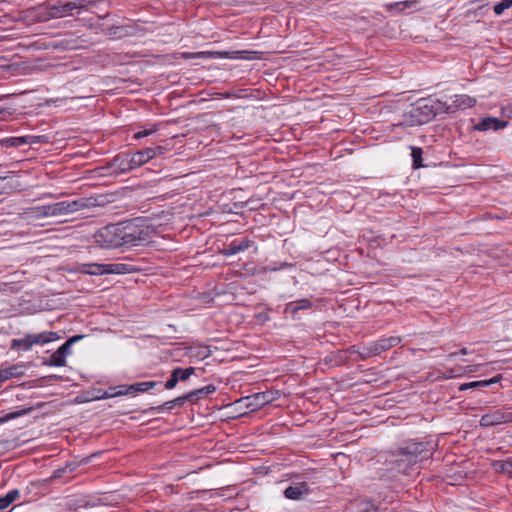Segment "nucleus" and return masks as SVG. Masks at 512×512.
I'll return each mask as SVG.
<instances>
[{
    "instance_id": "obj_1",
    "label": "nucleus",
    "mask_w": 512,
    "mask_h": 512,
    "mask_svg": "<svg viewBox=\"0 0 512 512\" xmlns=\"http://www.w3.org/2000/svg\"><path fill=\"white\" fill-rule=\"evenodd\" d=\"M153 231L138 219L110 224L95 234V242L104 249L143 246L151 241Z\"/></svg>"
},
{
    "instance_id": "obj_2",
    "label": "nucleus",
    "mask_w": 512,
    "mask_h": 512,
    "mask_svg": "<svg viewBox=\"0 0 512 512\" xmlns=\"http://www.w3.org/2000/svg\"><path fill=\"white\" fill-rule=\"evenodd\" d=\"M444 102L434 98H422L411 105L403 114L402 125L416 126L428 123L440 113H444Z\"/></svg>"
},
{
    "instance_id": "obj_3",
    "label": "nucleus",
    "mask_w": 512,
    "mask_h": 512,
    "mask_svg": "<svg viewBox=\"0 0 512 512\" xmlns=\"http://www.w3.org/2000/svg\"><path fill=\"white\" fill-rule=\"evenodd\" d=\"M432 451L433 447L429 442H406L404 446L399 447L394 453V455L398 457V470L408 474L406 468H401L403 464H407L410 467L414 466L423 460L429 459L432 455Z\"/></svg>"
},
{
    "instance_id": "obj_4",
    "label": "nucleus",
    "mask_w": 512,
    "mask_h": 512,
    "mask_svg": "<svg viewBox=\"0 0 512 512\" xmlns=\"http://www.w3.org/2000/svg\"><path fill=\"white\" fill-rule=\"evenodd\" d=\"M132 267L123 263H78L74 271L88 275H104V274H127L132 272Z\"/></svg>"
},
{
    "instance_id": "obj_5",
    "label": "nucleus",
    "mask_w": 512,
    "mask_h": 512,
    "mask_svg": "<svg viewBox=\"0 0 512 512\" xmlns=\"http://www.w3.org/2000/svg\"><path fill=\"white\" fill-rule=\"evenodd\" d=\"M88 207L86 199L61 201L39 208L40 216H63Z\"/></svg>"
},
{
    "instance_id": "obj_6",
    "label": "nucleus",
    "mask_w": 512,
    "mask_h": 512,
    "mask_svg": "<svg viewBox=\"0 0 512 512\" xmlns=\"http://www.w3.org/2000/svg\"><path fill=\"white\" fill-rule=\"evenodd\" d=\"M84 335H74L62 344L47 360L45 365L62 367L66 365V357L71 354V347L74 343L83 339Z\"/></svg>"
},
{
    "instance_id": "obj_7",
    "label": "nucleus",
    "mask_w": 512,
    "mask_h": 512,
    "mask_svg": "<svg viewBox=\"0 0 512 512\" xmlns=\"http://www.w3.org/2000/svg\"><path fill=\"white\" fill-rule=\"evenodd\" d=\"M273 400L270 392H260L253 395L242 397L236 401L239 408H245L249 411H256Z\"/></svg>"
},
{
    "instance_id": "obj_8",
    "label": "nucleus",
    "mask_w": 512,
    "mask_h": 512,
    "mask_svg": "<svg viewBox=\"0 0 512 512\" xmlns=\"http://www.w3.org/2000/svg\"><path fill=\"white\" fill-rule=\"evenodd\" d=\"M84 0H77L74 2H67L64 4L51 6L47 12L46 16H44V20H49L53 18H62L72 14L74 10H81L85 8Z\"/></svg>"
},
{
    "instance_id": "obj_9",
    "label": "nucleus",
    "mask_w": 512,
    "mask_h": 512,
    "mask_svg": "<svg viewBox=\"0 0 512 512\" xmlns=\"http://www.w3.org/2000/svg\"><path fill=\"white\" fill-rule=\"evenodd\" d=\"M108 167L114 175L127 173L135 169L132 155L129 153L117 154L109 163Z\"/></svg>"
},
{
    "instance_id": "obj_10",
    "label": "nucleus",
    "mask_w": 512,
    "mask_h": 512,
    "mask_svg": "<svg viewBox=\"0 0 512 512\" xmlns=\"http://www.w3.org/2000/svg\"><path fill=\"white\" fill-rule=\"evenodd\" d=\"M248 53L247 51H233V52H226V51H200L195 53H182V57L185 59L189 58H202V59H208V58H231V59H237V58H243L247 59V57L243 56V54Z\"/></svg>"
},
{
    "instance_id": "obj_11",
    "label": "nucleus",
    "mask_w": 512,
    "mask_h": 512,
    "mask_svg": "<svg viewBox=\"0 0 512 512\" xmlns=\"http://www.w3.org/2000/svg\"><path fill=\"white\" fill-rule=\"evenodd\" d=\"M510 422H512V412L494 410L482 415L479 423L482 427H490Z\"/></svg>"
},
{
    "instance_id": "obj_12",
    "label": "nucleus",
    "mask_w": 512,
    "mask_h": 512,
    "mask_svg": "<svg viewBox=\"0 0 512 512\" xmlns=\"http://www.w3.org/2000/svg\"><path fill=\"white\" fill-rule=\"evenodd\" d=\"M476 104V99L468 95H455L451 102H444V113H454L459 109L471 108Z\"/></svg>"
},
{
    "instance_id": "obj_13",
    "label": "nucleus",
    "mask_w": 512,
    "mask_h": 512,
    "mask_svg": "<svg viewBox=\"0 0 512 512\" xmlns=\"http://www.w3.org/2000/svg\"><path fill=\"white\" fill-rule=\"evenodd\" d=\"M508 122L505 120H500L496 117H484L480 119V121L473 126L474 130L477 131H489V130H500L507 127Z\"/></svg>"
},
{
    "instance_id": "obj_14",
    "label": "nucleus",
    "mask_w": 512,
    "mask_h": 512,
    "mask_svg": "<svg viewBox=\"0 0 512 512\" xmlns=\"http://www.w3.org/2000/svg\"><path fill=\"white\" fill-rule=\"evenodd\" d=\"M401 342V338L398 336H391L387 338H381L377 341L371 342L372 348H374L373 352L376 355H380L381 353L399 345Z\"/></svg>"
},
{
    "instance_id": "obj_15",
    "label": "nucleus",
    "mask_w": 512,
    "mask_h": 512,
    "mask_svg": "<svg viewBox=\"0 0 512 512\" xmlns=\"http://www.w3.org/2000/svg\"><path fill=\"white\" fill-rule=\"evenodd\" d=\"M252 245V241L249 239L233 240L227 247L221 250L224 256L235 255L239 252L245 251Z\"/></svg>"
},
{
    "instance_id": "obj_16",
    "label": "nucleus",
    "mask_w": 512,
    "mask_h": 512,
    "mask_svg": "<svg viewBox=\"0 0 512 512\" xmlns=\"http://www.w3.org/2000/svg\"><path fill=\"white\" fill-rule=\"evenodd\" d=\"M59 339V336L56 332H42L39 334H27L28 344L37 345V344H46L49 342H53Z\"/></svg>"
},
{
    "instance_id": "obj_17",
    "label": "nucleus",
    "mask_w": 512,
    "mask_h": 512,
    "mask_svg": "<svg viewBox=\"0 0 512 512\" xmlns=\"http://www.w3.org/2000/svg\"><path fill=\"white\" fill-rule=\"evenodd\" d=\"M308 492H309V488H308L307 483L301 482V483H297L295 485H291V486L287 487L284 491V495L288 499L298 500L304 494H307Z\"/></svg>"
},
{
    "instance_id": "obj_18",
    "label": "nucleus",
    "mask_w": 512,
    "mask_h": 512,
    "mask_svg": "<svg viewBox=\"0 0 512 512\" xmlns=\"http://www.w3.org/2000/svg\"><path fill=\"white\" fill-rule=\"evenodd\" d=\"M155 150L156 149L145 148L132 154L135 168H138L147 163L148 161H150L151 159L155 158Z\"/></svg>"
},
{
    "instance_id": "obj_19",
    "label": "nucleus",
    "mask_w": 512,
    "mask_h": 512,
    "mask_svg": "<svg viewBox=\"0 0 512 512\" xmlns=\"http://www.w3.org/2000/svg\"><path fill=\"white\" fill-rule=\"evenodd\" d=\"M312 307V302L307 299H299L296 301L289 302L286 304L285 312L291 314L293 317L296 316V314L302 310V309H310Z\"/></svg>"
},
{
    "instance_id": "obj_20",
    "label": "nucleus",
    "mask_w": 512,
    "mask_h": 512,
    "mask_svg": "<svg viewBox=\"0 0 512 512\" xmlns=\"http://www.w3.org/2000/svg\"><path fill=\"white\" fill-rule=\"evenodd\" d=\"M24 375L23 367L20 365H13L7 368L0 369V382L12 378H20Z\"/></svg>"
},
{
    "instance_id": "obj_21",
    "label": "nucleus",
    "mask_w": 512,
    "mask_h": 512,
    "mask_svg": "<svg viewBox=\"0 0 512 512\" xmlns=\"http://www.w3.org/2000/svg\"><path fill=\"white\" fill-rule=\"evenodd\" d=\"M501 375H496L495 377L489 379V380H481V381H473L469 383L461 384L459 387L460 391H464L471 388H479V387H487L490 384L497 383L501 380Z\"/></svg>"
},
{
    "instance_id": "obj_22",
    "label": "nucleus",
    "mask_w": 512,
    "mask_h": 512,
    "mask_svg": "<svg viewBox=\"0 0 512 512\" xmlns=\"http://www.w3.org/2000/svg\"><path fill=\"white\" fill-rule=\"evenodd\" d=\"M20 498V491L18 489H12L8 491L4 496L0 497V511L9 507L14 501Z\"/></svg>"
},
{
    "instance_id": "obj_23",
    "label": "nucleus",
    "mask_w": 512,
    "mask_h": 512,
    "mask_svg": "<svg viewBox=\"0 0 512 512\" xmlns=\"http://www.w3.org/2000/svg\"><path fill=\"white\" fill-rule=\"evenodd\" d=\"M374 348H372V344H368L363 346L362 348H357L356 346L350 347L349 351L352 353H357L360 360H366L370 357L376 356V353L373 352Z\"/></svg>"
},
{
    "instance_id": "obj_24",
    "label": "nucleus",
    "mask_w": 512,
    "mask_h": 512,
    "mask_svg": "<svg viewBox=\"0 0 512 512\" xmlns=\"http://www.w3.org/2000/svg\"><path fill=\"white\" fill-rule=\"evenodd\" d=\"M158 383L155 381H146V382H139L132 384L128 386V390L131 391V393L134 392H146L152 388H154Z\"/></svg>"
},
{
    "instance_id": "obj_25",
    "label": "nucleus",
    "mask_w": 512,
    "mask_h": 512,
    "mask_svg": "<svg viewBox=\"0 0 512 512\" xmlns=\"http://www.w3.org/2000/svg\"><path fill=\"white\" fill-rule=\"evenodd\" d=\"M32 410H33V407H29V408H24V409H20V410L14 411V412L7 413L0 417V424L8 422V421L18 418V417L27 415Z\"/></svg>"
},
{
    "instance_id": "obj_26",
    "label": "nucleus",
    "mask_w": 512,
    "mask_h": 512,
    "mask_svg": "<svg viewBox=\"0 0 512 512\" xmlns=\"http://www.w3.org/2000/svg\"><path fill=\"white\" fill-rule=\"evenodd\" d=\"M422 154L423 151L419 147H412V160H413V168L417 169L423 166L422 164Z\"/></svg>"
},
{
    "instance_id": "obj_27",
    "label": "nucleus",
    "mask_w": 512,
    "mask_h": 512,
    "mask_svg": "<svg viewBox=\"0 0 512 512\" xmlns=\"http://www.w3.org/2000/svg\"><path fill=\"white\" fill-rule=\"evenodd\" d=\"M174 371H177V378L179 381H186L191 375L194 374L195 368L194 367H188L186 369H182L180 367H177L173 369Z\"/></svg>"
},
{
    "instance_id": "obj_28",
    "label": "nucleus",
    "mask_w": 512,
    "mask_h": 512,
    "mask_svg": "<svg viewBox=\"0 0 512 512\" xmlns=\"http://www.w3.org/2000/svg\"><path fill=\"white\" fill-rule=\"evenodd\" d=\"M32 347L31 344H28L27 335L20 339L12 340V348L13 349H21L24 351L29 350Z\"/></svg>"
},
{
    "instance_id": "obj_29",
    "label": "nucleus",
    "mask_w": 512,
    "mask_h": 512,
    "mask_svg": "<svg viewBox=\"0 0 512 512\" xmlns=\"http://www.w3.org/2000/svg\"><path fill=\"white\" fill-rule=\"evenodd\" d=\"M511 7L512 0H502L500 3L494 6L493 10L496 15H501L506 9H509Z\"/></svg>"
},
{
    "instance_id": "obj_30",
    "label": "nucleus",
    "mask_w": 512,
    "mask_h": 512,
    "mask_svg": "<svg viewBox=\"0 0 512 512\" xmlns=\"http://www.w3.org/2000/svg\"><path fill=\"white\" fill-rule=\"evenodd\" d=\"M30 138L31 137H12L10 139H7V143L9 144V146L20 147L24 144L29 143L28 139Z\"/></svg>"
},
{
    "instance_id": "obj_31",
    "label": "nucleus",
    "mask_w": 512,
    "mask_h": 512,
    "mask_svg": "<svg viewBox=\"0 0 512 512\" xmlns=\"http://www.w3.org/2000/svg\"><path fill=\"white\" fill-rule=\"evenodd\" d=\"M156 131H158V125L154 124L149 129H144V130H141V131H138L137 133H135L134 134V138L135 139H141L143 137H147V136L155 133Z\"/></svg>"
},
{
    "instance_id": "obj_32",
    "label": "nucleus",
    "mask_w": 512,
    "mask_h": 512,
    "mask_svg": "<svg viewBox=\"0 0 512 512\" xmlns=\"http://www.w3.org/2000/svg\"><path fill=\"white\" fill-rule=\"evenodd\" d=\"M215 390H216V388L214 385H207L200 389H196V390L192 391L191 393H195V398H199L202 395H208L210 393H213Z\"/></svg>"
},
{
    "instance_id": "obj_33",
    "label": "nucleus",
    "mask_w": 512,
    "mask_h": 512,
    "mask_svg": "<svg viewBox=\"0 0 512 512\" xmlns=\"http://www.w3.org/2000/svg\"><path fill=\"white\" fill-rule=\"evenodd\" d=\"M119 390L114 392V394H103L102 396L98 397L99 399H108L116 396L126 395L128 393H131L130 390H128V387L126 386H119Z\"/></svg>"
},
{
    "instance_id": "obj_34",
    "label": "nucleus",
    "mask_w": 512,
    "mask_h": 512,
    "mask_svg": "<svg viewBox=\"0 0 512 512\" xmlns=\"http://www.w3.org/2000/svg\"><path fill=\"white\" fill-rule=\"evenodd\" d=\"M195 398V393H187L185 395L179 396L173 400L175 406L183 405L186 401H191Z\"/></svg>"
},
{
    "instance_id": "obj_35",
    "label": "nucleus",
    "mask_w": 512,
    "mask_h": 512,
    "mask_svg": "<svg viewBox=\"0 0 512 512\" xmlns=\"http://www.w3.org/2000/svg\"><path fill=\"white\" fill-rule=\"evenodd\" d=\"M177 371H172L171 373V376L170 378L166 381L165 383V388L166 389H173L174 387H176L177 383H178V378H177Z\"/></svg>"
},
{
    "instance_id": "obj_36",
    "label": "nucleus",
    "mask_w": 512,
    "mask_h": 512,
    "mask_svg": "<svg viewBox=\"0 0 512 512\" xmlns=\"http://www.w3.org/2000/svg\"><path fill=\"white\" fill-rule=\"evenodd\" d=\"M175 407L173 400L165 402L163 405L149 408V411L161 412L163 409L171 410Z\"/></svg>"
},
{
    "instance_id": "obj_37",
    "label": "nucleus",
    "mask_w": 512,
    "mask_h": 512,
    "mask_svg": "<svg viewBox=\"0 0 512 512\" xmlns=\"http://www.w3.org/2000/svg\"><path fill=\"white\" fill-rule=\"evenodd\" d=\"M376 509L373 505L366 504L365 508L360 510L359 512H375Z\"/></svg>"
},
{
    "instance_id": "obj_38",
    "label": "nucleus",
    "mask_w": 512,
    "mask_h": 512,
    "mask_svg": "<svg viewBox=\"0 0 512 512\" xmlns=\"http://www.w3.org/2000/svg\"><path fill=\"white\" fill-rule=\"evenodd\" d=\"M153 149H156V150H155V157H156L157 155H161V154H163V153H164V150H165L162 146H157V147H154Z\"/></svg>"
},
{
    "instance_id": "obj_39",
    "label": "nucleus",
    "mask_w": 512,
    "mask_h": 512,
    "mask_svg": "<svg viewBox=\"0 0 512 512\" xmlns=\"http://www.w3.org/2000/svg\"><path fill=\"white\" fill-rule=\"evenodd\" d=\"M117 387H111L109 388V391H106L104 394H114L116 392Z\"/></svg>"
},
{
    "instance_id": "obj_40",
    "label": "nucleus",
    "mask_w": 512,
    "mask_h": 512,
    "mask_svg": "<svg viewBox=\"0 0 512 512\" xmlns=\"http://www.w3.org/2000/svg\"><path fill=\"white\" fill-rule=\"evenodd\" d=\"M459 354H461V355H466V354H468V351H467V349H466V348H462V349L459 351Z\"/></svg>"
},
{
    "instance_id": "obj_41",
    "label": "nucleus",
    "mask_w": 512,
    "mask_h": 512,
    "mask_svg": "<svg viewBox=\"0 0 512 512\" xmlns=\"http://www.w3.org/2000/svg\"><path fill=\"white\" fill-rule=\"evenodd\" d=\"M498 465H500V469H501L502 471H504V463L499 462V463H498Z\"/></svg>"
},
{
    "instance_id": "obj_42",
    "label": "nucleus",
    "mask_w": 512,
    "mask_h": 512,
    "mask_svg": "<svg viewBox=\"0 0 512 512\" xmlns=\"http://www.w3.org/2000/svg\"><path fill=\"white\" fill-rule=\"evenodd\" d=\"M88 461H89V457H88V458L83 459L81 462H82V463H84V464H86V463H88Z\"/></svg>"
},
{
    "instance_id": "obj_43",
    "label": "nucleus",
    "mask_w": 512,
    "mask_h": 512,
    "mask_svg": "<svg viewBox=\"0 0 512 512\" xmlns=\"http://www.w3.org/2000/svg\"><path fill=\"white\" fill-rule=\"evenodd\" d=\"M455 355H457V353H451L450 357H454Z\"/></svg>"
},
{
    "instance_id": "obj_44",
    "label": "nucleus",
    "mask_w": 512,
    "mask_h": 512,
    "mask_svg": "<svg viewBox=\"0 0 512 512\" xmlns=\"http://www.w3.org/2000/svg\"><path fill=\"white\" fill-rule=\"evenodd\" d=\"M3 113V110L0 109V114Z\"/></svg>"
}]
</instances>
